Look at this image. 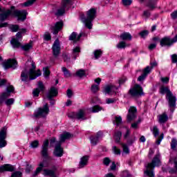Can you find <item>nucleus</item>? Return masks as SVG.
<instances>
[{"instance_id":"52","label":"nucleus","mask_w":177,"mask_h":177,"mask_svg":"<svg viewBox=\"0 0 177 177\" xmlns=\"http://www.w3.org/2000/svg\"><path fill=\"white\" fill-rule=\"evenodd\" d=\"M21 81H27V80H28V75H27L26 72H22L21 74Z\"/></svg>"},{"instance_id":"43","label":"nucleus","mask_w":177,"mask_h":177,"mask_svg":"<svg viewBox=\"0 0 177 177\" xmlns=\"http://www.w3.org/2000/svg\"><path fill=\"white\" fill-rule=\"evenodd\" d=\"M136 140V137L131 136L129 138L127 139V145L128 146H132L133 143H135V141Z\"/></svg>"},{"instance_id":"6","label":"nucleus","mask_w":177,"mask_h":177,"mask_svg":"<svg viewBox=\"0 0 177 177\" xmlns=\"http://www.w3.org/2000/svg\"><path fill=\"white\" fill-rule=\"evenodd\" d=\"M36 68L37 66H35V62H32L31 68L29 70V80H35L37 77L41 75V71L39 69L35 71Z\"/></svg>"},{"instance_id":"23","label":"nucleus","mask_w":177,"mask_h":177,"mask_svg":"<svg viewBox=\"0 0 177 177\" xmlns=\"http://www.w3.org/2000/svg\"><path fill=\"white\" fill-rule=\"evenodd\" d=\"M118 90V87L115 86H113V85H109L105 86L104 88V93H108V95H110V93H111V92H113L115 93V95H117V93L115 92V91Z\"/></svg>"},{"instance_id":"30","label":"nucleus","mask_w":177,"mask_h":177,"mask_svg":"<svg viewBox=\"0 0 177 177\" xmlns=\"http://www.w3.org/2000/svg\"><path fill=\"white\" fill-rule=\"evenodd\" d=\"M77 120H85V110L80 109L77 113H76Z\"/></svg>"},{"instance_id":"34","label":"nucleus","mask_w":177,"mask_h":177,"mask_svg":"<svg viewBox=\"0 0 177 177\" xmlns=\"http://www.w3.org/2000/svg\"><path fill=\"white\" fill-rule=\"evenodd\" d=\"M9 29L12 32H17L18 30H20V26L16 24H11L9 26Z\"/></svg>"},{"instance_id":"12","label":"nucleus","mask_w":177,"mask_h":177,"mask_svg":"<svg viewBox=\"0 0 177 177\" xmlns=\"http://www.w3.org/2000/svg\"><path fill=\"white\" fill-rule=\"evenodd\" d=\"M174 40L172 38H170L169 37H165L161 39L160 41V46H172L174 45Z\"/></svg>"},{"instance_id":"44","label":"nucleus","mask_w":177,"mask_h":177,"mask_svg":"<svg viewBox=\"0 0 177 177\" xmlns=\"http://www.w3.org/2000/svg\"><path fill=\"white\" fill-rule=\"evenodd\" d=\"M153 169H148V166L147 167V171H145V174L149 177H154V173L153 172Z\"/></svg>"},{"instance_id":"48","label":"nucleus","mask_w":177,"mask_h":177,"mask_svg":"<svg viewBox=\"0 0 177 177\" xmlns=\"http://www.w3.org/2000/svg\"><path fill=\"white\" fill-rule=\"evenodd\" d=\"M141 38H146L149 35V30H142L139 33Z\"/></svg>"},{"instance_id":"9","label":"nucleus","mask_w":177,"mask_h":177,"mask_svg":"<svg viewBox=\"0 0 177 177\" xmlns=\"http://www.w3.org/2000/svg\"><path fill=\"white\" fill-rule=\"evenodd\" d=\"M52 50H53V56L54 57H59V55H60V51L62 50V48L60 47V41H59V39H57L52 46Z\"/></svg>"},{"instance_id":"49","label":"nucleus","mask_w":177,"mask_h":177,"mask_svg":"<svg viewBox=\"0 0 177 177\" xmlns=\"http://www.w3.org/2000/svg\"><path fill=\"white\" fill-rule=\"evenodd\" d=\"M127 46V44L124 41H120L117 44L118 49H124Z\"/></svg>"},{"instance_id":"63","label":"nucleus","mask_w":177,"mask_h":177,"mask_svg":"<svg viewBox=\"0 0 177 177\" xmlns=\"http://www.w3.org/2000/svg\"><path fill=\"white\" fill-rule=\"evenodd\" d=\"M21 176H22V174H21V172L20 171H15L11 176V177H21Z\"/></svg>"},{"instance_id":"38","label":"nucleus","mask_w":177,"mask_h":177,"mask_svg":"<svg viewBox=\"0 0 177 177\" xmlns=\"http://www.w3.org/2000/svg\"><path fill=\"white\" fill-rule=\"evenodd\" d=\"M91 89L93 93H97V92H99L100 88L99 87V84H93Z\"/></svg>"},{"instance_id":"11","label":"nucleus","mask_w":177,"mask_h":177,"mask_svg":"<svg viewBox=\"0 0 177 177\" xmlns=\"http://www.w3.org/2000/svg\"><path fill=\"white\" fill-rule=\"evenodd\" d=\"M136 113H138V110L135 106H131L129 109V113L127 114V121L131 122V121H133L135 118H136Z\"/></svg>"},{"instance_id":"58","label":"nucleus","mask_w":177,"mask_h":177,"mask_svg":"<svg viewBox=\"0 0 177 177\" xmlns=\"http://www.w3.org/2000/svg\"><path fill=\"white\" fill-rule=\"evenodd\" d=\"M39 92H41V91H39V88H35L32 91V95L34 97H38V96H39Z\"/></svg>"},{"instance_id":"64","label":"nucleus","mask_w":177,"mask_h":177,"mask_svg":"<svg viewBox=\"0 0 177 177\" xmlns=\"http://www.w3.org/2000/svg\"><path fill=\"white\" fill-rule=\"evenodd\" d=\"M171 63H173V64L177 63V55L176 54L171 55Z\"/></svg>"},{"instance_id":"51","label":"nucleus","mask_w":177,"mask_h":177,"mask_svg":"<svg viewBox=\"0 0 177 177\" xmlns=\"http://www.w3.org/2000/svg\"><path fill=\"white\" fill-rule=\"evenodd\" d=\"M142 16L146 19H149L150 16H151V13L150 12V10H147L143 12Z\"/></svg>"},{"instance_id":"19","label":"nucleus","mask_w":177,"mask_h":177,"mask_svg":"<svg viewBox=\"0 0 177 177\" xmlns=\"http://www.w3.org/2000/svg\"><path fill=\"white\" fill-rule=\"evenodd\" d=\"M15 171V167L10 164H6L0 167V172H13Z\"/></svg>"},{"instance_id":"15","label":"nucleus","mask_w":177,"mask_h":177,"mask_svg":"<svg viewBox=\"0 0 177 177\" xmlns=\"http://www.w3.org/2000/svg\"><path fill=\"white\" fill-rule=\"evenodd\" d=\"M64 25V24H63V21H60L57 22L55 26H51L50 29L51 30L53 34H59V31L63 29Z\"/></svg>"},{"instance_id":"33","label":"nucleus","mask_w":177,"mask_h":177,"mask_svg":"<svg viewBox=\"0 0 177 177\" xmlns=\"http://www.w3.org/2000/svg\"><path fill=\"white\" fill-rule=\"evenodd\" d=\"M121 136H122V133L121 131H116L114 135V139L116 143H120L121 140Z\"/></svg>"},{"instance_id":"62","label":"nucleus","mask_w":177,"mask_h":177,"mask_svg":"<svg viewBox=\"0 0 177 177\" xmlns=\"http://www.w3.org/2000/svg\"><path fill=\"white\" fill-rule=\"evenodd\" d=\"M37 0H29L24 3V6H30V5H32L34 2H35Z\"/></svg>"},{"instance_id":"47","label":"nucleus","mask_w":177,"mask_h":177,"mask_svg":"<svg viewBox=\"0 0 177 177\" xmlns=\"http://www.w3.org/2000/svg\"><path fill=\"white\" fill-rule=\"evenodd\" d=\"M37 89H39L41 92H44L45 91V86L44 85V83L42 82H38V88Z\"/></svg>"},{"instance_id":"46","label":"nucleus","mask_w":177,"mask_h":177,"mask_svg":"<svg viewBox=\"0 0 177 177\" xmlns=\"http://www.w3.org/2000/svg\"><path fill=\"white\" fill-rule=\"evenodd\" d=\"M176 147H177V140L175 138H173L171 142V148L173 150H175V149H176Z\"/></svg>"},{"instance_id":"24","label":"nucleus","mask_w":177,"mask_h":177,"mask_svg":"<svg viewBox=\"0 0 177 177\" xmlns=\"http://www.w3.org/2000/svg\"><path fill=\"white\" fill-rule=\"evenodd\" d=\"M58 93H59V92L57 91L56 88L51 87L48 92V95L47 97H48V99H49V100H52V98L56 97V96H57Z\"/></svg>"},{"instance_id":"13","label":"nucleus","mask_w":177,"mask_h":177,"mask_svg":"<svg viewBox=\"0 0 177 177\" xmlns=\"http://www.w3.org/2000/svg\"><path fill=\"white\" fill-rule=\"evenodd\" d=\"M56 171H57V167H56V165H53L52 169H44V176L57 177L56 176Z\"/></svg>"},{"instance_id":"60","label":"nucleus","mask_w":177,"mask_h":177,"mask_svg":"<svg viewBox=\"0 0 177 177\" xmlns=\"http://www.w3.org/2000/svg\"><path fill=\"white\" fill-rule=\"evenodd\" d=\"M62 57L64 59V62H68L70 60V57H68V54H67V53H63Z\"/></svg>"},{"instance_id":"53","label":"nucleus","mask_w":177,"mask_h":177,"mask_svg":"<svg viewBox=\"0 0 177 177\" xmlns=\"http://www.w3.org/2000/svg\"><path fill=\"white\" fill-rule=\"evenodd\" d=\"M122 3L124 6H129L132 4V0H122Z\"/></svg>"},{"instance_id":"39","label":"nucleus","mask_w":177,"mask_h":177,"mask_svg":"<svg viewBox=\"0 0 177 177\" xmlns=\"http://www.w3.org/2000/svg\"><path fill=\"white\" fill-rule=\"evenodd\" d=\"M85 70L80 69L76 72L77 77H79L80 78H82V77H85L86 75Z\"/></svg>"},{"instance_id":"3","label":"nucleus","mask_w":177,"mask_h":177,"mask_svg":"<svg viewBox=\"0 0 177 177\" xmlns=\"http://www.w3.org/2000/svg\"><path fill=\"white\" fill-rule=\"evenodd\" d=\"M128 94L131 97H140L143 95V88L139 84H135L129 90Z\"/></svg>"},{"instance_id":"54","label":"nucleus","mask_w":177,"mask_h":177,"mask_svg":"<svg viewBox=\"0 0 177 177\" xmlns=\"http://www.w3.org/2000/svg\"><path fill=\"white\" fill-rule=\"evenodd\" d=\"M153 136H155V138H157V136H158V128L157 127V126H153Z\"/></svg>"},{"instance_id":"22","label":"nucleus","mask_w":177,"mask_h":177,"mask_svg":"<svg viewBox=\"0 0 177 177\" xmlns=\"http://www.w3.org/2000/svg\"><path fill=\"white\" fill-rule=\"evenodd\" d=\"M149 74H150V66H147L145 68H144L143 73L138 77V81H145V80H146V77H147V75Z\"/></svg>"},{"instance_id":"2","label":"nucleus","mask_w":177,"mask_h":177,"mask_svg":"<svg viewBox=\"0 0 177 177\" xmlns=\"http://www.w3.org/2000/svg\"><path fill=\"white\" fill-rule=\"evenodd\" d=\"M96 18V9L91 8L86 12V19L84 20L86 27L91 30L92 28V22Z\"/></svg>"},{"instance_id":"7","label":"nucleus","mask_w":177,"mask_h":177,"mask_svg":"<svg viewBox=\"0 0 177 177\" xmlns=\"http://www.w3.org/2000/svg\"><path fill=\"white\" fill-rule=\"evenodd\" d=\"M72 3L73 0H62V7L57 10V12L55 13L56 16H63L66 12V8H67V6H70Z\"/></svg>"},{"instance_id":"17","label":"nucleus","mask_w":177,"mask_h":177,"mask_svg":"<svg viewBox=\"0 0 177 177\" xmlns=\"http://www.w3.org/2000/svg\"><path fill=\"white\" fill-rule=\"evenodd\" d=\"M54 156L55 157H62L63 156V148H62V143L57 142L55 149L54 150Z\"/></svg>"},{"instance_id":"32","label":"nucleus","mask_w":177,"mask_h":177,"mask_svg":"<svg viewBox=\"0 0 177 177\" xmlns=\"http://www.w3.org/2000/svg\"><path fill=\"white\" fill-rule=\"evenodd\" d=\"M27 32L26 28H21L19 31L16 34L17 39H21L23 38V34H26Z\"/></svg>"},{"instance_id":"56","label":"nucleus","mask_w":177,"mask_h":177,"mask_svg":"<svg viewBox=\"0 0 177 177\" xmlns=\"http://www.w3.org/2000/svg\"><path fill=\"white\" fill-rule=\"evenodd\" d=\"M102 53H103L102 52V50H96L95 52H94V56L95 57V59H98L99 57H100V56H102Z\"/></svg>"},{"instance_id":"5","label":"nucleus","mask_w":177,"mask_h":177,"mask_svg":"<svg viewBox=\"0 0 177 177\" xmlns=\"http://www.w3.org/2000/svg\"><path fill=\"white\" fill-rule=\"evenodd\" d=\"M15 92V87L12 85L7 87V92L2 93L0 95V106L5 103V100L10 96V93Z\"/></svg>"},{"instance_id":"35","label":"nucleus","mask_w":177,"mask_h":177,"mask_svg":"<svg viewBox=\"0 0 177 177\" xmlns=\"http://www.w3.org/2000/svg\"><path fill=\"white\" fill-rule=\"evenodd\" d=\"M43 168H44V162H40L39 165V167L36 169V171H35L33 176H37V175H38V174H40L41 171H42Z\"/></svg>"},{"instance_id":"8","label":"nucleus","mask_w":177,"mask_h":177,"mask_svg":"<svg viewBox=\"0 0 177 177\" xmlns=\"http://www.w3.org/2000/svg\"><path fill=\"white\" fill-rule=\"evenodd\" d=\"M48 147L49 140L47 139L45 141H44L43 145L41 146V157H43L44 158H50V157L49 156Z\"/></svg>"},{"instance_id":"55","label":"nucleus","mask_w":177,"mask_h":177,"mask_svg":"<svg viewBox=\"0 0 177 177\" xmlns=\"http://www.w3.org/2000/svg\"><path fill=\"white\" fill-rule=\"evenodd\" d=\"M122 147L123 149L124 153H126V154H129V148L128 147V145L122 144Z\"/></svg>"},{"instance_id":"18","label":"nucleus","mask_w":177,"mask_h":177,"mask_svg":"<svg viewBox=\"0 0 177 177\" xmlns=\"http://www.w3.org/2000/svg\"><path fill=\"white\" fill-rule=\"evenodd\" d=\"M169 118L168 117V114L166 112L162 113L158 115V121L159 124H165L168 122Z\"/></svg>"},{"instance_id":"4","label":"nucleus","mask_w":177,"mask_h":177,"mask_svg":"<svg viewBox=\"0 0 177 177\" xmlns=\"http://www.w3.org/2000/svg\"><path fill=\"white\" fill-rule=\"evenodd\" d=\"M49 114V105L46 103L43 108H39L37 111L34 113V117L35 118H44Z\"/></svg>"},{"instance_id":"29","label":"nucleus","mask_w":177,"mask_h":177,"mask_svg":"<svg viewBox=\"0 0 177 177\" xmlns=\"http://www.w3.org/2000/svg\"><path fill=\"white\" fill-rule=\"evenodd\" d=\"M10 43L15 49H19V48H21V43H20L17 39H12Z\"/></svg>"},{"instance_id":"21","label":"nucleus","mask_w":177,"mask_h":177,"mask_svg":"<svg viewBox=\"0 0 177 177\" xmlns=\"http://www.w3.org/2000/svg\"><path fill=\"white\" fill-rule=\"evenodd\" d=\"M145 6L149 8V10H154V9H157V0H148Z\"/></svg>"},{"instance_id":"27","label":"nucleus","mask_w":177,"mask_h":177,"mask_svg":"<svg viewBox=\"0 0 177 177\" xmlns=\"http://www.w3.org/2000/svg\"><path fill=\"white\" fill-rule=\"evenodd\" d=\"M81 37H82V34H80L77 37V32H73L72 34L69 36V41H73V42H78L80 39H81Z\"/></svg>"},{"instance_id":"20","label":"nucleus","mask_w":177,"mask_h":177,"mask_svg":"<svg viewBox=\"0 0 177 177\" xmlns=\"http://www.w3.org/2000/svg\"><path fill=\"white\" fill-rule=\"evenodd\" d=\"M160 93H161V95L166 94V97H167L172 94V92H171V90H169V86L162 85L160 87Z\"/></svg>"},{"instance_id":"28","label":"nucleus","mask_w":177,"mask_h":177,"mask_svg":"<svg viewBox=\"0 0 177 177\" xmlns=\"http://www.w3.org/2000/svg\"><path fill=\"white\" fill-rule=\"evenodd\" d=\"M72 136L73 135L71 133L65 132L61 136L60 140L58 142L63 143V142H65L67 139H70Z\"/></svg>"},{"instance_id":"10","label":"nucleus","mask_w":177,"mask_h":177,"mask_svg":"<svg viewBox=\"0 0 177 177\" xmlns=\"http://www.w3.org/2000/svg\"><path fill=\"white\" fill-rule=\"evenodd\" d=\"M3 67L8 70V68H13L14 70L17 68V60L15 59H9L6 62H3Z\"/></svg>"},{"instance_id":"41","label":"nucleus","mask_w":177,"mask_h":177,"mask_svg":"<svg viewBox=\"0 0 177 177\" xmlns=\"http://www.w3.org/2000/svg\"><path fill=\"white\" fill-rule=\"evenodd\" d=\"M62 71H63L64 75V77H66V78H68V77H71V73H70L68 69H67V68L62 67Z\"/></svg>"},{"instance_id":"42","label":"nucleus","mask_w":177,"mask_h":177,"mask_svg":"<svg viewBox=\"0 0 177 177\" xmlns=\"http://www.w3.org/2000/svg\"><path fill=\"white\" fill-rule=\"evenodd\" d=\"M102 108L99 105H95L92 107L91 113H99V111H102Z\"/></svg>"},{"instance_id":"14","label":"nucleus","mask_w":177,"mask_h":177,"mask_svg":"<svg viewBox=\"0 0 177 177\" xmlns=\"http://www.w3.org/2000/svg\"><path fill=\"white\" fill-rule=\"evenodd\" d=\"M166 99H167L169 102V106L171 111H174L175 107L176 106V97L174 96V94H171V95L166 97Z\"/></svg>"},{"instance_id":"40","label":"nucleus","mask_w":177,"mask_h":177,"mask_svg":"<svg viewBox=\"0 0 177 177\" xmlns=\"http://www.w3.org/2000/svg\"><path fill=\"white\" fill-rule=\"evenodd\" d=\"M121 122H122V118H121V116H115L113 124H115L117 127H119Z\"/></svg>"},{"instance_id":"25","label":"nucleus","mask_w":177,"mask_h":177,"mask_svg":"<svg viewBox=\"0 0 177 177\" xmlns=\"http://www.w3.org/2000/svg\"><path fill=\"white\" fill-rule=\"evenodd\" d=\"M102 136V133L98 132L96 133L95 136H92L90 138V140L91 144H93V146H96L97 145V142H99V138Z\"/></svg>"},{"instance_id":"61","label":"nucleus","mask_w":177,"mask_h":177,"mask_svg":"<svg viewBox=\"0 0 177 177\" xmlns=\"http://www.w3.org/2000/svg\"><path fill=\"white\" fill-rule=\"evenodd\" d=\"M121 177H131V174H129V171L125 170L122 172Z\"/></svg>"},{"instance_id":"16","label":"nucleus","mask_w":177,"mask_h":177,"mask_svg":"<svg viewBox=\"0 0 177 177\" xmlns=\"http://www.w3.org/2000/svg\"><path fill=\"white\" fill-rule=\"evenodd\" d=\"M160 154H157L155 156V157L152 160V162L148 164V169H154V167H156V165H160Z\"/></svg>"},{"instance_id":"50","label":"nucleus","mask_w":177,"mask_h":177,"mask_svg":"<svg viewBox=\"0 0 177 177\" xmlns=\"http://www.w3.org/2000/svg\"><path fill=\"white\" fill-rule=\"evenodd\" d=\"M44 38L45 41H50L52 39V36H50V33L49 32H46Z\"/></svg>"},{"instance_id":"1","label":"nucleus","mask_w":177,"mask_h":177,"mask_svg":"<svg viewBox=\"0 0 177 177\" xmlns=\"http://www.w3.org/2000/svg\"><path fill=\"white\" fill-rule=\"evenodd\" d=\"M10 15L15 16V17H18V20H21L22 21H24V20L27 19V11L24 10H15L13 11L8 10L5 12L0 14V21H5Z\"/></svg>"},{"instance_id":"36","label":"nucleus","mask_w":177,"mask_h":177,"mask_svg":"<svg viewBox=\"0 0 177 177\" xmlns=\"http://www.w3.org/2000/svg\"><path fill=\"white\" fill-rule=\"evenodd\" d=\"M81 52V48L80 47H76L73 50V56L74 59H77V56H79V53Z\"/></svg>"},{"instance_id":"59","label":"nucleus","mask_w":177,"mask_h":177,"mask_svg":"<svg viewBox=\"0 0 177 177\" xmlns=\"http://www.w3.org/2000/svg\"><path fill=\"white\" fill-rule=\"evenodd\" d=\"M66 95H67L68 97L70 99V98L73 97V95H74V93L73 92L72 89L68 88L66 91Z\"/></svg>"},{"instance_id":"45","label":"nucleus","mask_w":177,"mask_h":177,"mask_svg":"<svg viewBox=\"0 0 177 177\" xmlns=\"http://www.w3.org/2000/svg\"><path fill=\"white\" fill-rule=\"evenodd\" d=\"M110 162H111L110 158L106 157L103 159L102 164L106 167H109V165H110Z\"/></svg>"},{"instance_id":"31","label":"nucleus","mask_w":177,"mask_h":177,"mask_svg":"<svg viewBox=\"0 0 177 177\" xmlns=\"http://www.w3.org/2000/svg\"><path fill=\"white\" fill-rule=\"evenodd\" d=\"M121 39L123 41H131L132 39V35L129 34V32H124L120 35Z\"/></svg>"},{"instance_id":"57","label":"nucleus","mask_w":177,"mask_h":177,"mask_svg":"<svg viewBox=\"0 0 177 177\" xmlns=\"http://www.w3.org/2000/svg\"><path fill=\"white\" fill-rule=\"evenodd\" d=\"M14 103H15V98H10L6 100V106H11V104H13Z\"/></svg>"},{"instance_id":"37","label":"nucleus","mask_w":177,"mask_h":177,"mask_svg":"<svg viewBox=\"0 0 177 177\" xmlns=\"http://www.w3.org/2000/svg\"><path fill=\"white\" fill-rule=\"evenodd\" d=\"M21 49H23V50H25V52H27V50H30V49H31V48H32V43L30 42L24 46H21Z\"/></svg>"},{"instance_id":"26","label":"nucleus","mask_w":177,"mask_h":177,"mask_svg":"<svg viewBox=\"0 0 177 177\" xmlns=\"http://www.w3.org/2000/svg\"><path fill=\"white\" fill-rule=\"evenodd\" d=\"M88 161H89V156H83L79 163V168H84L86 165H88Z\"/></svg>"}]
</instances>
